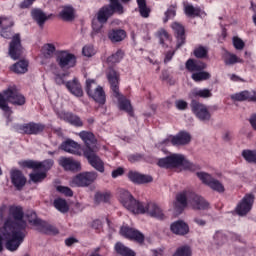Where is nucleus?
Segmentation results:
<instances>
[{"label": "nucleus", "mask_w": 256, "mask_h": 256, "mask_svg": "<svg viewBox=\"0 0 256 256\" xmlns=\"http://www.w3.org/2000/svg\"><path fill=\"white\" fill-rule=\"evenodd\" d=\"M111 221L107 217H98L93 221L94 225H109Z\"/></svg>", "instance_id": "63"}, {"label": "nucleus", "mask_w": 256, "mask_h": 256, "mask_svg": "<svg viewBox=\"0 0 256 256\" xmlns=\"http://www.w3.org/2000/svg\"><path fill=\"white\" fill-rule=\"evenodd\" d=\"M175 15H177V10L175 9V7H170L168 8V10L165 12V17H164V23H167V21H169V19H173L175 17Z\"/></svg>", "instance_id": "56"}, {"label": "nucleus", "mask_w": 256, "mask_h": 256, "mask_svg": "<svg viewBox=\"0 0 256 256\" xmlns=\"http://www.w3.org/2000/svg\"><path fill=\"white\" fill-rule=\"evenodd\" d=\"M112 95H119V73L113 68H108L106 72Z\"/></svg>", "instance_id": "20"}, {"label": "nucleus", "mask_w": 256, "mask_h": 256, "mask_svg": "<svg viewBox=\"0 0 256 256\" xmlns=\"http://www.w3.org/2000/svg\"><path fill=\"white\" fill-rule=\"evenodd\" d=\"M20 131L26 135H39L45 131V125L41 123L30 122L20 127Z\"/></svg>", "instance_id": "21"}, {"label": "nucleus", "mask_w": 256, "mask_h": 256, "mask_svg": "<svg viewBox=\"0 0 256 256\" xmlns=\"http://www.w3.org/2000/svg\"><path fill=\"white\" fill-rule=\"evenodd\" d=\"M42 52L46 59H50V57L55 54V45L49 43L45 44L42 48Z\"/></svg>", "instance_id": "50"}, {"label": "nucleus", "mask_w": 256, "mask_h": 256, "mask_svg": "<svg viewBox=\"0 0 256 256\" xmlns=\"http://www.w3.org/2000/svg\"><path fill=\"white\" fill-rule=\"evenodd\" d=\"M233 45H234L235 49H237L238 51H241L245 47V42H243V40H241L239 37H234Z\"/></svg>", "instance_id": "62"}, {"label": "nucleus", "mask_w": 256, "mask_h": 256, "mask_svg": "<svg viewBox=\"0 0 256 256\" xmlns=\"http://www.w3.org/2000/svg\"><path fill=\"white\" fill-rule=\"evenodd\" d=\"M187 201H189L194 209H207L209 203L203 199V197L191 193V192H180L176 195V201L174 202V211L178 215L183 213V209L187 207Z\"/></svg>", "instance_id": "3"}, {"label": "nucleus", "mask_w": 256, "mask_h": 256, "mask_svg": "<svg viewBox=\"0 0 256 256\" xmlns=\"http://www.w3.org/2000/svg\"><path fill=\"white\" fill-rule=\"evenodd\" d=\"M95 153H97V150L84 151V156L96 171H99V173H105V164Z\"/></svg>", "instance_id": "15"}, {"label": "nucleus", "mask_w": 256, "mask_h": 256, "mask_svg": "<svg viewBox=\"0 0 256 256\" xmlns=\"http://www.w3.org/2000/svg\"><path fill=\"white\" fill-rule=\"evenodd\" d=\"M255 203V195L246 194L236 205L235 213L239 217H245L253 209V204Z\"/></svg>", "instance_id": "11"}, {"label": "nucleus", "mask_w": 256, "mask_h": 256, "mask_svg": "<svg viewBox=\"0 0 256 256\" xmlns=\"http://www.w3.org/2000/svg\"><path fill=\"white\" fill-rule=\"evenodd\" d=\"M125 37H127V33L125 32V30H121V29H113V30H110L108 33V38L112 43H119L123 41Z\"/></svg>", "instance_id": "30"}, {"label": "nucleus", "mask_w": 256, "mask_h": 256, "mask_svg": "<svg viewBox=\"0 0 256 256\" xmlns=\"http://www.w3.org/2000/svg\"><path fill=\"white\" fill-rule=\"evenodd\" d=\"M112 95L118 101V109H120V111H125V113H128L130 116H133V106H131V101L123 96L120 91H118V94Z\"/></svg>", "instance_id": "22"}, {"label": "nucleus", "mask_w": 256, "mask_h": 256, "mask_svg": "<svg viewBox=\"0 0 256 256\" xmlns=\"http://www.w3.org/2000/svg\"><path fill=\"white\" fill-rule=\"evenodd\" d=\"M225 243H227V236H225V234H223L221 231L216 232L212 242L214 248L219 249V247H223Z\"/></svg>", "instance_id": "39"}, {"label": "nucleus", "mask_w": 256, "mask_h": 256, "mask_svg": "<svg viewBox=\"0 0 256 256\" xmlns=\"http://www.w3.org/2000/svg\"><path fill=\"white\" fill-rule=\"evenodd\" d=\"M62 21H73L75 19V9L71 6H64L59 13Z\"/></svg>", "instance_id": "34"}, {"label": "nucleus", "mask_w": 256, "mask_h": 256, "mask_svg": "<svg viewBox=\"0 0 256 256\" xmlns=\"http://www.w3.org/2000/svg\"><path fill=\"white\" fill-rule=\"evenodd\" d=\"M128 178L132 183H137L138 185H143L145 183H153V176L147 174H141L139 172H129Z\"/></svg>", "instance_id": "24"}, {"label": "nucleus", "mask_w": 256, "mask_h": 256, "mask_svg": "<svg viewBox=\"0 0 256 256\" xmlns=\"http://www.w3.org/2000/svg\"><path fill=\"white\" fill-rule=\"evenodd\" d=\"M175 105L176 109H179V111H185L189 104L185 100H176Z\"/></svg>", "instance_id": "64"}, {"label": "nucleus", "mask_w": 256, "mask_h": 256, "mask_svg": "<svg viewBox=\"0 0 256 256\" xmlns=\"http://www.w3.org/2000/svg\"><path fill=\"white\" fill-rule=\"evenodd\" d=\"M0 223H4V225H23L25 223L23 207L11 205L7 212V205L2 204L0 206Z\"/></svg>", "instance_id": "4"}, {"label": "nucleus", "mask_w": 256, "mask_h": 256, "mask_svg": "<svg viewBox=\"0 0 256 256\" xmlns=\"http://www.w3.org/2000/svg\"><path fill=\"white\" fill-rule=\"evenodd\" d=\"M115 13H118V15H123V5H118L110 2V4L103 6L100 8L96 14V18L100 23H107L109 21L110 17H113Z\"/></svg>", "instance_id": "8"}, {"label": "nucleus", "mask_w": 256, "mask_h": 256, "mask_svg": "<svg viewBox=\"0 0 256 256\" xmlns=\"http://www.w3.org/2000/svg\"><path fill=\"white\" fill-rule=\"evenodd\" d=\"M172 29L176 33L178 39V47H181L185 43V28L179 22H174L172 24Z\"/></svg>", "instance_id": "31"}, {"label": "nucleus", "mask_w": 256, "mask_h": 256, "mask_svg": "<svg viewBox=\"0 0 256 256\" xmlns=\"http://www.w3.org/2000/svg\"><path fill=\"white\" fill-rule=\"evenodd\" d=\"M242 157L247 161V163L256 164V150H243Z\"/></svg>", "instance_id": "48"}, {"label": "nucleus", "mask_w": 256, "mask_h": 256, "mask_svg": "<svg viewBox=\"0 0 256 256\" xmlns=\"http://www.w3.org/2000/svg\"><path fill=\"white\" fill-rule=\"evenodd\" d=\"M56 61L61 69H71L77 65V58L69 51H59Z\"/></svg>", "instance_id": "13"}, {"label": "nucleus", "mask_w": 256, "mask_h": 256, "mask_svg": "<svg viewBox=\"0 0 256 256\" xmlns=\"http://www.w3.org/2000/svg\"><path fill=\"white\" fill-rule=\"evenodd\" d=\"M184 13L187 17H199L201 15V8L199 6H193L191 4H186L184 6Z\"/></svg>", "instance_id": "40"}, {"label": "nucleus", "mask_w": 256, "mask_h": 256, "mask_svg": "<svg viewBox=\"0 0 256 256\" xmlns=\"http://www.w3.org/2000/svg\"><path fill=\"white\" fill-rule=\"evenodd\" d=\"M29 68V62L27 60H20L11 66V71L17 73L18 75H23L27 73Z\"/></svg>", "instance_id": "35"}, {"label": "nucleus", "mask_w": 256, "mask_h": 256, "mask_svg": "<svg viewBox=\"0 0 256 256\" xmlns=\"http://www.w3.org/2000/svg\"><path fill=\"white\" fill-rule=\"evenodd\" d=\"M190 99L192 101H195L197 97H200L201 99H209L213 97V93L211 92L210 89L204 88V89H199V88H194L190 93H189Z\"/></svg>", "instance_id": "27"}, {"label": "nucleus", "mask_w": 256, "mask_h": 256, "mask_svg": "<svg viewBox=\"0 0 256 256\" xmlns=\"http://www.w3.org/2000/svg\"><path fill=\"white\" fill-rule=\"evenodd\" d=\"M10 180L12 185H14L15 189H17V191H21V189H23L27 184V178L25 177L23 172H21V170L17 169H12L10 171Z\"/></svg>", "instance_id": "18"}, {"label": "nucleus", "mask_w": 256, "mask_h": 256, "mask_svg": "<svg viewBox=\"0 0 256 256\" xmlns=\"http://www.w3.org/2000/svg\"><path fill=\"white\" fill-rule=\"evenodd\" d=\"M116 253L121 256H135V252L131 250L129 247L125 246L121 242H117L114 247Z\"/></svg>", "instance_id": "37"}, {"label": "nucleus", "mask_w": 256, "mask_h": 256, "mask_svg": "<svg viewBox=\"0 0 256 256\" xmlns=\"http://www.w3.org/2000/svg\"><path fill=\"white\" fill-rule=\"evenodd\" d=\"M58 117L63 121H66V123H70V125H74L75 127H83V121H81V118L73 113L62 111L58 113Z\"/></svg>", "instance_id": "25"}, {"label": "nucleus", "mask_w": 256, "mask_h": 256, "mask_svg": "<svg viewBox=\"0 0 256 256\" xmlns=\"http://www.w3.org/2000/svg\"><path fill=\"white\" fill-rule=\"evenodd\" d=\"M97 177V172H82L71 179L70 187H89L97 181Z\"/></svg>", "instance_id": "10"}, {"label": "nucleus", "mask_w": 256, "mask_h": 256, "mask_svg": "<svg viewBox=\"0 0 256 256\" xmlns=\"http://www.w3.org/2000/svg\"><path fill=\"white\" fill-rule=\"evenodd\" d=\"M47 175L44 172H37L30 174V179L33 181V183H40V181H43Z\"/></svg>", "instance_id": "55"}, {"label": "nucleus", "mask_w": 256, "mask_h": 256, "mask_svg": "<svg viewBox=\"0 0 256 256\" xmlns=\"http://www.w3.org/2000/svg\"><path fill=\"white\" fill-rule=\"evenodd\" d=\"M7 101L12 103V105H25V96L19 93V90L15 86H10L5 90L4 96L0 94V109L9 117L11 115V108L7 105Z\"/></svg>", "instance_id": "6"}, {"label": "nucleus", "mask_w": 256, "mask_h": 256, "mask_svg": "<svg viewBox=\"0 0 256 256\" xmlns=\"http://www.w3.org/2000/svg\"><path fill=\"white\" fill-rule=\"evenodd\" d=\"M207 68V64L202 61H197L193 59H189L186 62V69L191 73H197L199 71H203V69Z\"/></svg>", "instance_id": "29"}, {"label": "nucleus", "mask_w": 256, "mask_h": 256, "mask_svg": "<svg viewBox=\"0 0 256 256\" xmlns=\"http://www.w3.org/2000/svg\"><path fill=\"white\" fill-rule=\"evenodd\" d=\"M86 93L89 97L94 99L96 103L105 105V91L103 90V87L97 85V82L94 79L86 80Z\"/></svg>", "instance_id": "9"}, {"label": "nucleus", "mask_w": 256, "mask_h": 256, "mask_svg": "<svg viewBox=\"0 0 256 256\" xmlns=\"http://www.w3.org/2000/svg\"><path fill=\"white\" fill-rule=\"evenodd\" d=\"M65 87L71 95H74V97H83V86H81L79 79L74 78L73 80L66 82Z\"/></svg>", "instance_id": "23"}, {"label": "nucleus", "mask_w": 256, "mask_h": 256, "mask_svg": "<svg viewBox=\"0 0 256 256\" xmlns=\"http://www.w3.org/2000/svg\"><path fill=\"white\" fill-rule=\"evenodd\" d=\"M19 165L21 167H27V169H38V162H35L33 160L19 162Z\"/></svg>", "instance_id": "57"}, {"label": "nucleus", "mask_w": 256, "mask_h": 256, "mask_svg": "<svg viewBox=\"0 0 256 256\" xmlns=\"http://www.w3.org/2000/svg\"><path fill=\"white\" fill-rule=\"evenodd\" d=\"M57 191H59V193H63V195H66V197H73V190H71V188L69 187H65V186H57Z\"/></svg>", "instance_id": "60"}, {"label": "nucleus", "mask_w": 256, "mask_h": 256, "mask_svg": "<svg viewBox=\"0 0 256 256\" xmlns=\"http://www.w3.org/2000/svg\"><path fill=\"white\" fill-rule=\"evenodd\" d=\"M27 226L25 225H4L0 227V253L3 251V241L5 247L12 253L17 251L27 237Z\"/></svg>", "instance_id": "2"}, {"label": "nucleus", "mask_w": 256, "mask_h": 256, "mask_svg": "<svg viewBox=\"0 0 256 256\" xmlns=\"http://www.w3.org/2000/svg\"><path fill=\"white\" fill-rule=\"evenodd\" d=\"M234 101H253L256 103V92L255 91H242L231 96Z\"/></svg>", "instance_id": "28"}, {"label": "nucleus", "mask_w": 256, "mask_h": 256, "mask_svg": "<svg viewBox=\"0 0 256 256\" xmlns=\"http://www.w3.org/2000/svg\"><path fill=\"white\" fill-rule=\"evenodd\" d=\"M157 35L161 45H167V43L171 41V39L169 38V34L163 29L159 30Z\"/></svg>", "instance_id": "53"}, {"label": "nucleus", "mask_w": 256, "mask_h": 256, "mask_svg": "<svg viewBox=\"0 0 256 256\" xmlns=\"http://www.w3.org/2000/svg\"><path fill=\"white\" fill-rule=\"evenodd\" d=\"M60 149H62V151H65L66 153H70L71 155H78V157H81V155H83V148H81V144L71 139L63 142L60 146Z\"/></svg>", "instance_id": "19"}, {"label": "nucleus", "mask_w": 256, "mask_h": 256, "mask_svg": "<svg viewBox=\"0 0 256 256\" xmlns=\"http://www.w3.org/2000/svg\"><path fill=\"white\" fill-rule=\"evenodd\" d=\"M103 25H105V22L99 21V18H94L92 20L91 37H97V35H99V33H102Z\"/></svg>", "instance_id": "41"}, {"label": "nucleus", "mask_w": 256, "mask_h": 256, "mask_svg": "<svg viewBox=\"0 0 256 256\" xmlns=\"http://www.w3.org/2000/svg\"><path fill=\"white\" fill-rule=\"evenodd\" d=\"M208 52L209 51L207 50V48L199 46L194 50V55L195 57H197V59H205V57H207Z\"/></svg>", "instance_id": "54"}, {"label": "nucleus", "mask_w": 256, "mask_h": 256, "mask_svg": "<svg viewBox=\"0 0 256 256\" xmlns=\"http://www.w3.org/2000/svg\"><path fill=\"white\" fill-rule=\"evenodd\" d=\"M137 4L141 17L147 19V17H149V13H151V9L147 7V2L145 0H137Z\"/></svg>", "instance_id": "43"}, {"label": "nucleus", "mask_w": 256, "mask_h": 256, "mask_svg": "<svg viewBox=\"0 0 256 256\" xmlns=\"http://www.w3.org/2000/svg\"><path fill=\"white\" fill-rule=\"evenodd\" d=\"M43 225V221L37 217V213L30 211L26 215H24V223L23 225Z\"/></svg>", "instance_id": "36"}, {"label": "nucleus", "mask_w": 256, "mask_h": 256, "mask_svg": "<svg viewBox=\"0 0 256 256\" xmlns=\"http://www.w3.org/2000/svg\"><path fill=\"white\" fill-rule=\"evenodd\" d=\"M170 230L175 235H187V233H189V226L188 225H171Z\"/></svg>", "instance_id": "44"}, {"label": "nucleus", "mask_w": 256, "mask_h": 256, "mask_svg": "<svg viewBox=\"0 0 256 256\" xmlns=\"http://www.w3.org/2000/svg\"><path fill=\"white\" fill-rule=\"evenodd\" d=\"M53 160H44L43 162H38V169H44V171H49L53 167Z\"/></svg>", "instance_id": "59"}, {"label": "nucleus", "mask_w": 256, "mask_h": 256, "mask_svg": "<svg viewBox=\"0 0 256 256\" xmlns=\"http://www.w3.org/2000/svg\"><path fill=\"white\" fill-rule=\"evenodd\" d=\"M9 55L11 59L17 61L23 55V47L21 46V37L19 34L13 36L9 46Z\"/></svg>", "instance_id": "17"}, {"label": "nucleus", "mask_w": 256, "mask_h": 256, "mask_svg": "<svg viewBox=\"0 0 256 256\" xmlns=\"http://www.w3.org/2000/svg\"><path fill=\"white\" fill-rule=\"evenodd\" d=\"M59 165H61V167L66 171H79L81 169V162L75 161L71 158H60Z\"/></svg>", "instance_id": "26"}, {"label": "nucleus", "mask_w": 256, "mask_h": 256, "mask_svg": "<svg viewBox=\"0 0 256 256\" xmlns=\"http://www.w3.org/2000/svg\"><path fill=\"white\" fill-rule=\"evenodd\" d=\"M193 249L189 245L179 246L174 252L173 256H192Z\"/></svg>", "instance_id": "42"}, {"label": "nucleus", "mask_w": 256, "mask_h": 256, "mask_svg": "<svg viewBox=\"0 0 256 256\" xmlns=\"http://www.w3.org/2000/svg\"><path fill=\"white\" fill-rule=\"evenodd\" d=\"M192 79L196 82L207 81V79H211V74H209V72L200 70L192 74Z\"/></svg>", "instance_id": "47"}, {"label": "nucleus", "mask_w": 256, "mask_h": 256, "mask_svg": "<svg viewBox=\"0 0 256 256\" xmlns=\"http://www.w3.org/2000/svg\"><path fill=\"white\" fill-rule=\"evenodd\" d=\"M119 201L121 205L130 213L134 215H148L153 219H157L158 221H165L167 219V214H165V210L161 205L155 202L143 203L139 202V200L133 197V194L127 190L121 189L119 191Z\"/></svg>", "instance_id": "1"}, {"label": "nucleus", "mask_w": 256, "mask_h": 256, "mask_svg": "<svg viewBox=\"0 0 256 256\" xmlns=\"http://www.w3.org/2000/svg\"><path fill=\"white\" fill-rule=\"evenodd\" d=\"M158 166L164 169H184L185 171H197L198 165H195L187 160L183 154H171L168 157L158 161Z\"/></svg>", "instance_id": "5"}, {"label": "nucleus", "mask_w": 256, "mask_h": 256, "mask_svg": "<svg viewBox=\"0 0 256 256\" xmlns=\"http://www.w3.org/2000/svg\"><path fill=\"white\" fill-rule=\"evenodd\" d=\"M54 207L61 213H67V211H69V205H67V201L61 198L54 200Z\"/></svg>", "instance_id": "46"}, {"label": "nucleus", "mask_w": 256, "mask_h": 256, "mask_svg": "<svg viewBox=\"0 0 256 256\" xmlns=\"http://www.w3.org/2000/svg\"><path fill=\"white\" fill-rule=\"evenodd\" d=\"M191 133L182 130L178 134L174 136H170L163 140L162 142H159L157 144L158 149H161L162 145H171V143L176 147H181L185 145H189L191 143Z\"/></svg>", "instance_id": "7"}, {"label": "nucleus", "mask_w": 256, "mask_h": 256, "mask_svg": "<svg viewBox=\"0 0 256 256\" xmlns=\"http://www.w3.org/2000/svg\"><path fill=\"white\" fill-rule=\"evenodd\" d=\"M94 199L96 203H107L109 199H111V194L107 192H97Z\"/></svg>", "instance_id": "51"}, {"label": "nucleus", "mask_w": 256, "mask_h": 256, "mask_svg": "<svg viewBox=\"0 0 256 256\" xmlns=\"http://www.w3.org/2000/svg\"><path fill=\"white\" fill-rule=\"evenodd\" d=\"M34 229L44 235H59V229L53 225H36Z\"/></svg>", "instance_id": "33"}, {"label": "nucleus", "mask_w": 256, "mask_h": 256, "mask_svg": "<svg viewBox=\"0 0 256 256\" xmlns=\"http://www.w3.org/2000/svg\"><path fill=\"white\" fill-rule=\"evenodd\" d=\"M208 187H210V189H213V191H218V193H223V191H225V187L223 186V184L215 178H212V181H210Z\"/></svg>", "instance_id": "49"}, {"label": "nucleus", "mask_w": 256, "mask_h": 256, "mask_svg": "<svg viewBox=\"0 0 256 256\" xmlns=\"http://www.w3.org/2000/svg\"><path fill=\"white\" fill-rule=\"evenodd\" d=\"M120 234L130 241H136V243H143L145 241V236L139 230L129 227L122 226L120 228Z\"/></svg>", "instance_id": "14"}, {"label": "nucleus", "mask_w": 256, "mask_h": 256, "mask_svg": "<svg viewBox=\"0 0 256 256\" xmlns=\"http://www.w3.org/2000/svg\"><path fill=\"white\" fill-rule=\"evenodd\" d=\"M124 55L125 53L123 52V50H118L107 58V63H109V65H115L116 63H120Z\"/></svg>", "instance_id": "45"}, {"label": "nucleus", "mask_w": 256, "mask_h": 256, "mask_svg": "<svg viewBox=\"0 0 256 256\" xmlns=\"http://www.w3.org/2000/svg\"><path fill=\"white\" fill-rule=\"evenodd\" d=\"M82 53L84 57H93L95 55V48L93 46H84Z\"/></svg>", "instance_id": "61"}, {"label": "nucleus", "mask_w": 256, "mask_h": 256, "mask_svg": "<svg viewBox=\"0 0 256 256\" xmlns=\"http://www.w3.org/2000/svg\"><path fill=\"white\" fill-rule=\"evenodd\" d=\"M79 137L86 146V148L83 150V154H85V151H99V148L97 147V139L93 133L82 131L79 133Z\"/></svg>", "instance_id": "16"}, {"label": "nucleus", "mask_w": 256, "mask_h": 256, "mask_svg": "<svg viewBox=\"0 0 256 256\" xmlns=\"http://www.w3.org/2000/svg\"><path fill=\"white\" fill-rule=\"evenodd\" d=\"M196 175L205 185H209L213 179V176L207 172H197Z\"/></svg>", "instance_id": "52"}, {"label": "nucleus", "mask_w": 256, "mask_h": 256, "mask_svg": "<svg viewBox=\"0 0 256 256\" xmlns=\"http://www.w3.org/2000/svg\"><path fill=\"white\" fill-rule=\"evenodd\" d=\"M191 109L195 117H197L199 121H202V123H208V121H211V112L207 105L196 100H192Z\"/></svg>", "instance_id": "12"}, {"label": "nucleus", "mask_w": 256, "mask_h": 256, "mask_svg": "<svg viewBox=\"0 0 256 256\" xmlns=\"http://www.w3.org/2000/svg\"><path fill=\"white\" fill-rule=\"evenodd\" d=\"M32 19H34L35 22L38 23L39 27H43L45 25V21L49 19V16L45 12H43L41 9H34L31 11Z\"/></svg>", "instance_id": "32"}, {"label": "nucleus", "mask_w": 256, "mask_h": 256, "mask_svg": "<svg viewBox=\"0 0 256 256\" xmlns=\"http://www.w3.org/2000/svg\"><path fill=\"white\" fill-rule=\"evenodd\" d=\"M0 25L2 29H9V27H13V20L7 17H0Z\"/></svg>", "instance_id": "58"}, {"label": "nucleus", "mask_w": 256, "mask_h": 256, "mask_svg": "<svg viewBox=\"0 0 256 256\" xmlns=\"http://www.w3.org/2000/svg\"><path fill=\"white\" fill-rule=\"evenodd\" d=\"M223 59H224L225 65H235L236 63H245L243 59H241L240 57H238L237 55L231 52H225Z\"/></svg>", "instance_id": "38"}]
</instances>
